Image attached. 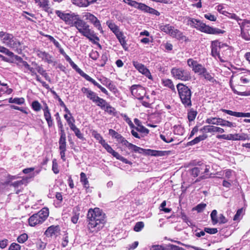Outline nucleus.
<instances>
[{
  "mask_svg": "<svg viewBox=\"0 0 250 250\" xmlns=\"http://www.w3.org/2000/svg\"><path fill=\"white\" fill-rule=\"evenodd\" d=\"M59 231V229L58 226L52 225L47 228L44 232V235L48 237H52L53 236L57 235Z\"/></svg>",
  "mask_w": 250,
  "mask_h": 250,
  "instance_id": "obj_27",
  "label": "nucleus"
},
{
  "mask_svg": "<svg viewBox=\"0 0 250 250\" xmlns=\"http://www.w3.org/2000/svg\"><path fill=\"white\" fill-rule=\"evenodd\" d=\"M134 128L136 131H139L141 133L148 134L149 132L148 129L142 125H139L137 127H135Z\"/></svg>",
  "mask_w": 250,
  "mask_h": 250,
  "instance_id": "obj_58",
  "label": "nucleus"
},
{
  "mask_svg": "<svg viewBox=\"0 0 250 250\" xmlns=\"http://www.w3.org/2000/svg\"><path fill=\"white\" fill-rule=\"evenodd\" d=\"M21 66L23 68V70L25 73H30L32 76L36 74L35 67H31L27 62L23 61L22 58L19 57Z\"/></svg>",
  "mask_w": 250,
  "mask_h": 250,
  "instance_id": "obj_20",
  "label": "nucleus"
},
{
  "mask_svg": "<svg viewBox=\"0 0 250 250\" xmlns=\"http://www.w3.org/2000/svg\"><path fill=\"white\" fill-rule=\"evenodd\" d=\"M221 120L222 118H220L210 117L206 119V123L209 125H220Z\"/></svg>",
  "mask_w": 250,
  "mask_h": 250,
  "instance_id": "obj_35",
  "label": "nucleus"
},
{
  "mask_svg": "<svg viewBox=\"0 0 250 250\" xmlns=\"http://www.w3.org/2000/svg\"><path fill=\"white\" fill-rule=\"evenodd\" d=\"M84 17L85 18L86 20L89 21L92 23L94 27L97 28L101 33L103 32L100 21L94 15L90 13H86Z\"/></svg>",
  "mask_w": 250,
  "mask_h": 250,
  "instance_id": "obj_17",
  "label": "nucleus"
},
{
  "mask_svg": "<svg viewBox=\"0 0 250 250\" xmlns=\"http://www.w3.org/2000/svg\"><path fill=\"white\" fill-rule=\"evenodd\" d=\"M36 3L45 11H48L49 9L48 0H34Z\"/></svg>",
  "mask_w": 250,
  "mask_h": 250,
  "instance_id": "obj_33",
  "label": "nucleus"
},
{
  "mask_svg": "<svg viewBox=\"0 0 250 250\" xmlns=\"http://www.w3.org/2000/svg\"><path fill=\"white\" fill-rule=\"evenodd\" d=\"M92 135L94 137L101 145L105 142L101 135L96 131L93 130L92 132Z\"/></svg>",
  "mask_w": 250,
  "mask_h": 250,
  "instance_id": "obj_45",
  "label": "nucleus"
},
{
  "mask_svg": "<svg viewBox=\"0 0 250 250\" xmlns=\"http://www.w3.org/2000/svg\"><path fill=\"white\" fill-rule=\"evenodd\" d=\"M145 153L154 156H163L167 155L170 154V151H161V150H155L152 149H145Z\"/></svg>",
  "mask_w": 250,
  "mask_h": 250,
  "instance_id": "obj_24",
  "label": "nucleus"
},
{
  "mask_svg": "<svg viewBox=\"0 0 250 250\" xmlns=\"http://www.w3.org/2000/svg\"><path fill=\"white\" fill-rule=\"evenodd\" d=\"M199 30L202 32L210 34H223L224 32V31L219 28L211 27L206 25L203 22H202L201 23H200Z\"/></svg>",
  "mask_w": 250,
  "mask_h": 250,
  "instance_id": "obj_13",
  "label": "nucleus"
},
{
  "mask_svg": "<svg viewBox=\"0 0 250 250\" xmlns=\"http://www.w3.org/2000/svg\"><path fill=\"white\" fill-rule=\"evenodd\" d=\"M31 106L32 109L36 112L41 110L42 106L40 103L38 101H34L32 103Z\"/></svg>",
  "mask_w": 250,
  "mask_h": 250,
  "instance_id": "obj_51",
  "label": "nucleus"
},
{
  "mask_svg": "<svg viewBox=\"0 0 250 250\" xmlns=\"http://www.w3.org/2000/svg\"><path fill=\"white\" fill-rule=\"evenodd\" d=\"M173 132L175 135L182 136L184 133V129L180 125H174Z\"/></svg>",
  "mask_w": 250,
  "mask_h": 250,
  "instance_id": "obj_44",
  "label": "nucleus"
},
{
  "mask_svg": "<svg viewBox=\"0 0 250 250\" xmlns=\"http://www.w3.org/2000/svg\"><path fill=\"white\" fill-rule=\"evenodd\" d=\"M106 24L112 32L115 34L120 31L119 27L110 21H106Z\"/></svg>",
  "mask_w": 250,
  "mask_h": 250,
  "instance_id": "obj_36",
  "label": "nucleus"
},
{
  "mask_svg": "<svg viewBox=\"0 0 250 250\" xmlns=\"http://www.w3.org/2000/svg\"><path fill=\"white\" fill-rule=\"evenodd\" d=\"M160 29L167 34H172V26L169 24L161 25Z\"/></svg>",
  "mask_w": 250,
  "mask_h": 250,
  "instance_id": "obj_49",
  "label": "nucleus"
},
{
  "mask_svg": "<svg viewBox=\"0 0 250 250\" xmlns=\"http://www.w3.org/2000/svg\"><path fill=\"white\" fill-rule=\"evenodd\" d=\"M66 61L69 63L71 66L82 77H83V76L85 74L82 70L78 67V66L72 61L69 57L66 59Z\"/></svg>",
  "mask_w": 250,
  "mask_h": 250,
  "instance_id": "obj_30",
  "label": "nucleus"
},
{
  "mask_svg": "<svg viewBox=\"0 0 250 250\" xmlns=\"http://www.w3.org/2000/svg\"><path fill=\"white\" fill-rule=\"evenodd\" d=\"M104 111L109 114H112L114 113L115 111V109L112 107L108 103L107 104V105L103 109Z\"/></svg>",
  "mask_w": 250,
  "mask_h": 250,
  "instance_id": "obj_59",
  "label": "nucleus"
},
{
  "mask_svg": "<svg viewBox=\"0 0 250 250\" xmlns=\"http://www.w3.org/2000/svg\"><path fill=\"white\" fill-rule=\"evenodd\" d=\"M207 206V204L205 203H201L197 205L196 207L192 208V210H196L198 212H202Z\"/></svg>",
  "mask_w": 250,
  "mask_h": 250,
  "instance_id": "obj_50",
  "label": "nucleus"
},
{
  "mask_svg": "<svg viewBox=\"0 0 250 250\" xmlns=\"http://www.w3.org/2000/svg\"><path fill=\"white\" fill-rule=\"evenodd\" d=\"M20 249L21 246L15 243H12L9 248V250H20Z\"/></svg>",
  "mask_w": 250,
  "mask_h": 250,
  "instance_id": "obj_64",
  "label": "nucleus"
},
{
  "mask_svg": "<svg viewBox=\"0 0 250 250\" xmlns=\"http://www.w3.org/2000/svg\"><path fill=\"white\" fill-rule=\"evenodd\" d=\"M73 4L80 7H86L95 2L97 0H71Z\"/></svg>",
  "mask_w": 250,
  "mask_h": 250,
  "instance_id": "obj_26",
  "label": "nucleus"
},
{
  "mask_svg": "<svg viewBox=\"0 0 250 250\" xmlns=\"http://www.w3.org/2000/svg\"><path fill=\"white\" fill-rule=\"evenodd\" d=\"M150 250H172V245H153L150 247Z\"/></svg>",
  "mask_w": 250,
  "mask_h": 250,
  "instance_id": "obj_29",
  "label": "nucleus"
},
{
  "mask_svg": "<svg viewBox=\"0 0 250 250\" xmlns=\"http://www.w3.org/2000/svg\"><path fill=\"white\" fill-rule=\"evenodd\" d=\"M187 63L190 67L192 68V69L194 72L200 64V63H198L197 61H194L192 59H188Z\"/></svg>",
  "mask_w": 250,
  "mask_h": 250,
  "instance_id": "obj_41",
  "label": "nucleus"
},
{
  "mask_svg": "<svg viewBox=\"0 0 250 250\" xmlns=\"http://www.w3.org/2000/svg\"><path fill=\"white\" fill-rule=\"evenodd\" d=\"M179 97L182 103L185 107H189L191 106V92L190 89L186 85L182 83H178L177 86Z\"/></svg>",
  "mask_w": 250,
  "mask_h": 250,
  "instance_id": "obj_4",
  "label": "nucleus"
},
{
  "mask_svg": "<svg viewBox=\"0 0 250 250\" xmlns=\"http://www.w3.org/2000/svg\"><path fill=\"white\" fill-rule=\"evenodd\" d=\"M200 131L203 133L218 132L222 133L225 132L223 128L210 125H205L200 129Z\"/></svg>",
  "mask_w": 250,
  "mask_h": 250,
  "instance_id": "obj_19",
  "label": "nucleus"
},
{
  "mask_svg": "<svg viewBox=\"0 0 250 250\" xmlns=\"http://www.w3.org/2000/svg\"><path fill=\"white\" fill-rule=\"evenodd\" d=\"M71 26L75 27L83 36L87 38L89 41L92 42H94L95 41H99L94 31L91 29L90 26L82 20L78 15L75 17Z\"/></svg>",
  "mask_w": 250,
  "mask_h": 250,
  "instance_id": "obj_2",
  "label": "nucleus"
},
{
  "mask_svg": "<svg viewBox=\"0 0 250 250\" xmlns=\"http://www.w3.org/2000/svg\"><path fill=\"white\" fill-rule=\"evenodd\" d=\"M103 147L110 154H112L113 156L116 158L118 153L114 151L112 148L105 141L102 145Z\"/></svg>",
  "mask_w": 250,
  "mask_h": 250,
  "instance_id": "obj_37",
  "label": "nucleus"
},
{
  "mask_svg": "<svg viewBox=\"0 0 250 250\" xmlns=\"http://www.w3.org/2000/svg\"><path fill=\"white\" fill-rule=\"evenodd\" d=\"M109 134L112 137L115 138L117 142H119V141L122 139V136L112 129L109 130Z\"/></svg>",
  "mask_w": 250,
  "mask_h": 250,
  "instance_id": "obj_46",
  "label": "nucleus"
},
{
  "mask_svg": "<svg viewBox=\"0 0 250 250\" xmlns=\"http://www.w3.org/2000/svg\"><path fill=\"white\" fill-rule=\"evenodd\" d=\"M218 139H223L227 140H245L248 138L247 135L245 134H223L217 136Z\"/></svg>",
  "mask_w": 250,
  "mask_h": 250,
  "instance_id": "obj_14",
  "label": "nucleus"
},
{
  "mask_svg": "<svg viewBox=\"0 0 250 250\" xmlns=\"http://www.w3.org/2000/svg\"><path fill=\"white\" fill-rule=\"evenodd\" d=\"M132 95L136 99L141 100L143 98L146 94V90L140 85H133L130 88Z\"/></svg>",
  "mask_w": 250,
  "mask_h": 250,
  "instance_id": "obj_12",
  "label": "nucleus"
},
{
  "mask_svg": "<svg viewBox=\"0 0 250 250\" xmlns=\"http://www.w3.org/2000/svg\"><path fill=\"white\" fill-rule=\"evenodd\" d=\"M87 229L89 233L95 234L100 231L105 222V214L98 208L89 209L87 215Z\"/></svg>",
  "mask_w": 250,
  "mask_h": 250,
  "instance_id": "obj_1",
  "label": "nucleus"
},
{
  "mask_svg": "<svg viewBox=\"0 0 250 250\" xmlns=\"http://www.w3.org/2000/svg\"><path fill=\"white\" fill-rule=\"evenodd\" d=\"M197 114L196 110L193 108H190L188 111V119L189 122L193 121Z\"/></svg>",
  "mask_w": 250,
  "mask_h": 250,
  "instance_id": "obj_40",
  "label": "nucleus"
},
{
  "mask_svg": "<svg viewBox=\"0 0 250 250\" xmlns=\"http://www.w3.org/2000/svg\"><path fill=\"white\" fill-rule=\"evenodd\" d=\"M94 103L97 104V106H100L103 109L104 108L105 105H107V104L105 100L99 97H98L96 101Z\"/></svg>",
  "mask_w": 250,
  "mask_h": 250,
  "instance_id": "obj_47",
  "label": "nucleus"
},
{
  "mask_svg": "<svg viewBox=\"0 0 250 250\" xmlns=\"http://www.w3.org/2000/svg\"><path fill=\"white\" fill-rule=\"evenodd\" d=\"M37 56L42 59V61L47 62L48 63H51L53 62L52 56L48 53L41 50H38L37 51Z\"/></svg>",
  "mask_w": 250,
  "mask_h": 250,
  "instance_id": "obj_22",
  "label": "nucleus"
},
{
  "mask_svg": "<svg viewBox=\"0 0 250 250\" xmlns=\"http://www.w3.org/2000/svg\"><path fill=\"white\" fill-rule=\"evenodd\" d=\"M32 64L35 67V70H36L41 75L46 71L42 66L39 65L36 62H32Z\"/></svg>",
  "mask_w": 250,
  "mask_h": 250,
  "instance_id": "obj_54",
  "label": "nucleus"
},
{
  "mask_svg": "<svg viewBox=\"0 0 250 250\" xmlns=\"http://www.w3.org/2000/svg\"><path fill=\"white\" fill-rule=\"evenodd\" d=\"M133 66L141 73L144 75L150 80H152V77L149 70L143 64L137 61H133Z\"/></svg>",
  "mask_w": 250,
  "mask_h": 250,
  "instance_id": "obj_16",
  "label": "nucleus"
},
{
  "mask_svg": "<svg viewBox=\"0 0 250 250\" xmlns=\"http://www.w3.org/2000/svg\"><path fill=\"white\" fill-rule=\"evenodd\" d=\"M28 178L27 177L23 178L22 180L15 181L11 183L10 184V186H12L15 188H19L21 187L23 185H26L27 183Z\"/></svg>",
  "mask_w": 250,
  "mask_h": 250,
  "instance_id": "obj_34",
  "label": "nucleus"
},
{
  "mask_svg": "<svg viewBox=\"0 0 250 250\" xmlns=\"http://www.w3.org/2000/svg\"><path fill=\"white\" fill-rule=\"evenodd\" d=\"M43 104L44 107L42 109L43 111V115L47 123L48 127H51L53 125V121L52 119L51 113L50 112V109H49V107L46 103H44Z\"/></svg>",
  "mask_w": 250,
  "mask_h": 250,
  "instance_id": "obj_18",
  "label": "nucleus"
},
{
  "mask_svg": "<svg viewBox=\"0 0 250 250\" xmlns=\"http://www.w3.org/2000/svg\"><path fill=\"white\" fill-rule=\"evenodd\" d=\"M210 217L212 224L215 225L218 223V217H217V211L216 210L214 209L212 211L210 214Z\"/></svg>",
  "mask_w": 250,
  "mask_h": 250,
  "instance_id": "obj_48",
  "label": "nucleus"
},
{
  "mask_svg": "<svg viewBox=\"0 0 250 250\" xmlns=\"http://www.w3.org/2000/svg\"><path fill=\"white\" fill-rule=\"evenodd\" d=\"M210 167L205 164H201L198 167H194L189 170L190 174L193 177H196L200 175L195 182H199L201 180L207 179L211 177V174L209 173Z\"/></svg>",
  "mask_w": 250,
  "mask_h": 250,
  "instance_id": "obj_6",
  "label": "nucleus"
},
{
  "mask_svg": "<svg viewBox=\"0 0 250 250\" xmlns=\"http://www.w3.org/2000/svg\"><path fill=\"white\" fill-rule=\"evenodd\" d=\"M240 27L242 37L245 40H250V21L245 20Z\"/></svg>",
  "mask_w": 250,
  "mask_h": 250,
  "instance_id": "obj_15",
  "label": "nucleus"
},
{
  "mask_svg": "<svg viewBox=\"0 0 250 250\" xmlns=\"http://www.w3.org/2000/svg\"><path fill=\"white\" fill-rule=\"evenodd\" d=\"M221 110L229 115L236 117H250V113L234 112L230 110L221 109Z\"/></svg>",
  "mask_w": 250,
  "mask_h": 250,
  "instance_id": "obj_25",
  "label": "nucleus"
},
{
  "mask_svg": "<svg viewBox=\"0 0 250 250\" xmlns=\"http://www.w3.org/2000/svg\"><path fill=\"white\" fill-rule=\"evenodd\" d=\"M55 14L65 23L71 26L77 15L73 13H66L61 10H55Z\"/></svg>",
  "mask_w": 250,
  "mask_h": 250,
  "instance_id": "obj_7",
  "label": "nucleus"
},
{
  "mask_svg": "<svg viewBox=\"0 0 250 250\" xmlns=\"http://www.w3.org/2000/svg\"><path fill=\"white\" fill-rule=\"evenodd\" d=\"M80 181L84 188H88L89 187V182L86 178V174L83 172L80 174Z\"/></svg>",
  "mask_w": 250,
  "mask_h": 250,
  "instance_id": "obj_42",
  "label": "nucleus"
},
{
  "mask_svg": "<svg viewBox=\"0 0 250 250\" xmlns=\"http://www.w3.org/2000/svg\"><path fill=\"white\" fill-rule=\"evenodd\" d=\"M228 48V46L227 44L218 42V41H214L211 43V55L213 57L220 58L219 53L223 48Z\"/></svg>",
  "mask_w": 250,
  "mask_h": 250,
  "instance_id": "obj_11",
  "label": "nucleus"
},
{
  "mask_svg": "<svg viewBox=\"0 0 250 250\" xmlns=\"http://www.w3.org/2000/svg\"><path fill=\"white\" fill-rule=\"evenodd\" d=\"M207 136L206 135L203 134L202 135H200L198 137H196L192 141L188 142V146H193L195 144H198L201 141L205 140L207 138Z\"/></svg>",
  "mask_w": 250,
  "mask_h": 250,
  "instance_id": "obj_39",
  "label": "nucleus"
},
{
  "mask_svg": "<svg viewBox=\"0 0 250 250\" xmlns=\"http://www.w3.org/2000/svg\"><path fill=\"white\" fill-rule=\"evenodd\" d=\"M173 76L176 79L183 81H188L191 79L190 73L182 68L173 69Z\"/></svg>",
  "mask_w": 250,
  "mask_h": 250,
  "instance_id": "obj_9",
  "label": "nucleus"
},
{
  "mask_svg": "<svg viewBox=\"0 0 250 250\" xmlns=\"http://www.w3.org/2000/svg\"><path fill=\"white\" fill-rule=\"evenodd\" d=\"M160 137L166 143H170L172 142V136L170 133L164 132L160 134Z\"/></svg>",
  "mask_w": 250,
  "mask_h": 250,
  "instance_id": "obj_43",
  "label": "nucleus"
},
{
  "mask_svg": "<svg viewBox=\"0 0 250 250\" xmlns=\"http://www.w3.org/2000/svg\"><path fill=\"white\" fill-rule=\"evenodd\" d=\"M81 91L83 93L85 94L86 96V97L89 100H91L93 103L95 102L98 99V97L97 94L89 89L88 88L86 87H82L81 89Z\"/></svg>",
  "mask_w": 250,
  "mask_h": 250,
  "instance_id": "obj_21",
  "label": "nucleus"
},
{
  "mask_svg": "<svg viewBox=\"0 0 250 250\" xmlns=\"http://www.w3.org/2000/svg\"><path fill=\"white\" fill-rule=\"evenodd\" d=\"M27 239V235L26 233H23L18 237L17 241L20 243H23L25 242Z\"/></svg>",
  "mask_w": 250,
  "mask_h": 250,
  "instance_id": "obj_60",
  "label": "nucleus"
},
{
  "mask_svg": "<svg viewBox=\"0 0 250 250\" xmlns=\"http://www.w3.org/2000/svg\"><path fill=\"white\" fill-rule=\"evenodd\" d=\"M144 227V223L143 222H137L134 227V230L136 232L141 231Z\"/></svg>",
  "mask_w": 250,
  "mask_h": 250,
  "instance_id": "obj_56",
  "label": "nucleus"
},
{
  "mask_svg": "<svg viewBox=\"0 0 250 250\" xmlns=\"http://www.w3.org/2000/svg\"><path fill=\"white\" fill-rule=\"evenodd\" d=\"M148 7L149 6L146 5L145 4L138 2V5H137V8L145 12H146Z\"/></svg>",
  "mask_w": 250,
  "mask_h": 250,
  "instance_id": "obj_62",
  "label": "nucleus"
},
{
  "mask_svg": "<svg viewBox=\"0 0 250 250\" xmlns=\"http://www.w3.org/2000/svg\"><path fill=\"white\" fill-rule=\"evenodd\" d=\"M220 125L222 126H228L229 127H233L235 126V124L232 122H230L228 121L225 120L223 119H222V120L221 121Z\"/></svg>",
  "mask_w": 250,
  "mask_h": 250,
  "instance_id": "obj_53",
  "label": "nucleus"
},
{
  "mask_svg": "<svg viewBox=\"0 0 250 250\" xmlns=\"http://www.w3.org/2000/svg\"><path fill=\"white\" fill-rule=\"evenodd\" d=\"M87 81L92 83L95 86H97L98 88H99L101 91L106 94V95H108V92L107 90L103 87L101 85H100L99 83H98L95 80L91 78L89 75L86 74V73L83 77Z\"/></svg>",
  "mask_w": 250,
  "mask_h": 250,
  "instance_id": "obj_23",
  "label": "nucleus"
},
{
  "mask_svg": "<svg viewBox=\"0 0 250 250\" xmlns=\"http://www.w3.org/2000/svg\"><path fill=\"white\" fill-rule=\"evenodd\" d=\"M118 143L122 144L123 146H126L132 152L140 154L145 152V149L128 142L123 136L122 137V139L119 141Z\"/></svg>",
  "mask_w": 250,
  "mask_h": 250,
  "instance_id": "obj_10",
  "label": "nucleus"
},
{
  "mask_svg": "<svg viewBox=\"0 0 250 250\" xmlns=\"http://www.w3.org/2000/svg\"><path fill=\"white\" fill-rule=\"evenodd\" d=\"M121 116L123 117L124 120L128 124L130 128H133L135 127L134 124L126 114H122Z\"/></svg>",
  "mask_w": 250,
  "mask_h": 250,
  "instance_id": "obj_57",
  "label": "nucleus"
},
{
  "mask_svg": "<svg viewBox=\"0 0 250 250\" xmlns=\"http://www.w3.org/2000/svg\"><path fill=\"white\" fill-rule=\"evenodd\" d=\"M89 57L93 60H96L99 57V53L98 51L92 50L89 54Z\"/></svg>",
  "mask_w": 250,
  "mask_h": 250,
  "instance_id": "obj_63",
  "label": "nucleus"
},
{
  "mask_svg": "<svg viewBox=\"0 0 250 250\" xmlns=\"http://www.w3.org/2000/svg\"><path fill=\"white\" fill-rule=\"evenodd\" d=\"M0 52L3 53L5 55L13 57L14 56V53L10 51L8 49L5 48L4 46L0 45Z\"/></svg>",
  "mask_w": 250,
  "mask_h": 250,
  "instance_id": "obj_52",
  "label": "nucleus"
},
{
  "mask_svg": "<svg viewBox=\"0 0 250 250\" xmlns=\"http://www.w3.org/2000/svg\"><path fill=\"white\" fill-rule=\"evenodd\" d=\"M116 38L118 40L119 42L122 45L123 47L125 49V47L126 45V41L125 40V36L124 35V33L122 31H119L117 33L115 34Z\"/></svg>",
  "mask_w": 250,
  "mask_h": 250,
  "instance_id": "obj_32",
  "label": "nucleus"
},
{
  "mask_svg": "<svg viewBox=\"0 0 250 250\" xmlns=\"http://www.w3.org/2000/svg\"><path fill=\"white\" fill-rule=\"evenodd\" d=\"M175 37L177 40L181 41H186L187 38L183 35V33L178 30H173V37Z\"/></svg>",
  "mask_w": 250,
  "mask_h": 250,
  "instance_id": "obj_38",
  "label": "nucleus"
},
{
  "mask_svg": "<svg viewBox=\"0 0 250 250\" xmlns=\"http://www.w3.org/2000/svg\"><path fill=\"white\" fill-rule=\"evenodd\" d=\"M194 72L195 73H197L201 77L204 78V79L212 83H217L216 80L214 78L211 74H210L208 71L207 69L201 64L199 65Z\"/></svg>",
  "mask_w": 250,
  "mask_h": 250,
  "instance_id": "obj_8",
  "label": "nucleus"
},
{
  "mask_svg": "<svg viewBox=\"0 0 250 250\" xmlns=\"http://www.w3.org/2000/svg\"><path fill=\"white\" fill-rule=\"evenodd\" d=\"M80 208L78 206L74 207L72 210L71 222L74 224L77 223L80 216Z\"/></svg>",
  "mask_w": 250,
  "mask_h": 250,
  "instance_id": "obj_28",
  "label": "nucleus"
},
{
  "mask_svg": "<svg viewBox=\"0 0 250 250\" xmlns=\"http://www.w3.org/2000/svg\"><path fill=\"white\" fill-rule=\"evenodd\" d=\"M202 21L197 20L195 19L189 18L187 21V24L192 27L196 28L197 30L199 29L200 23H201Z\"/></svg>",
  "mask_w": 250,
  "mask_h": 250,
  "instance_id": "obj_31",
  "label": "nucleus"
},
{
  "mask_svg": "<svg viewBox=\"0 0 250 250\" xmlns=\"http://www.w3.org/2000/svg\"><path fill=\"white\" fill-rule=\"evenodd\" d=\"M49 215V209L44 208L38 212L33 214L28 219V223L31 227H36L42 224Z\"/></svg>",
  "mask_w": 250,
  "mask_h": 250,
  "instance_id": "obj_5",
  "label": "nucleus"
},
{
  "mask_svg": "<svg viewBox=\"0 0 250 250\" xmlns=\"http://www.w3.org/2000/svg\"><path fill=\"white\" fill-rule=\"evenodd\" d=\"M59 148H66V137H60L59 141Z\"/></svg>",
  "mask_w": 250,
  "mask_h": 250,
  "instance_id": "obj_55",
  "label": "nucleus"
},
{
  "mask_svg": "<svg viewBox=\"0 0 250 250\" xmlns=\"http://www.w3.org/2000/svg\"><path fill=\"white\" fill-rule=\"evenodd\" d=\"M123 1L128 5L136 8H137V5H138V2L133 0H124Z\"/></svg>",
  "mask_w": 250,
  "mask_h": 250,
  "instance_id": "obj_61",
  "label": "nucleus"
},
{
  "mask_svg": "<svg viewBox=\"0 0 250 250\" xmlns=\"http://www.w3.org/2000/svg\"><path fill=\"white\" fill-rule=\"evenodd\" d=\"M0 39L1 42L7 46L16 50L18 53H20L21 50V42L14 36L7 32H0Z\"/></svg>",
  "mask_w": 250,
  "mask_h": 250,
  "instance_id": "obj_3",
  "label": "nucleus"
}]
</instances>
